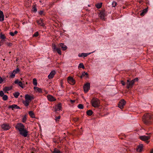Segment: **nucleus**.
I'll use <instances>...</instances> for the list:
<instances>
[{"mask_svg": "<svg viewBox=\"0 0 153 153\" xmlns=\"http://www.w3.org/2000/svg\"><path fill=\"white\" fill-rule=\"evenodd\" d=\"M16 129L19 132V134L22 135L25 137L28 134V131L25 129V126L21 123H18L15 126Z\"/></svg>", "mask_w": 153, "mask_h": 153, "instance_id": "f257e3e1", "label": "nucleus"}, {"mask_svg": "<svg viewBox=\"0 0 153 153\" xmlns=\"http://www.w3.org/2000/svg\"><path fill=\"white\" fill-rule=\"evenodd\" d=\"M25 101L23 103L26 106H28L31 100L34 99V97L33 95L26 94L25 96Z\"/></svg>", "mask_w": 153, "mask_h": 153, "instance_id": "f03ea898", "label": "nucleus"}, {"mask_svg": "<svg viewBox=\"0 0 153 153\" xmlns=\"http://www.w3.org/2000/svg\"><path fill=\"white\" fill-rule=\"evenodd\" d=\"M151 118V115L150 114H146L144 115L143 118V121L145 124L148 125L151 122L150 120Z\"/></svg>", "mask_w": 153, "mask_h": 153, "instance_id": "7ed1b4c3", "label": "nucleus"}, {"mask_svg": "<svg viewBox=\"0 0 153 153\" xmlns=\"http://www.w3.org/2000/svg\"><path fill=\"white\" fill-rule=\"evenodd\" d=\"M100 100L97 98H93L91 100V104L92 106L95 107H98L100 106Z\"/></svg>", "mask_w": 153, "mask_h": 153, "instance_id": "20e7f679", "label": "nucleus"}, {"mask_svg": "<svg viewBox=\"0 0 153 153\" xmlns=\"http://www.w3.org/2000/svg\"><path fill=\"white\" fill-rule=\"evenodd\" d=\"M126 103V101L123 99L121 100L118 104V107L121 109L123 108L124 106Z\"/></svg>", "mask_w": 153, "mask_h": 153, "instance_id": "39448f33", "label": "nucleus"}, {"mask_svg": "<svg viewBox=\"0 0 153 153\" xmlns=\"http://www.w3.org/2000/svg\"><path fill=\"white\" fill-rule=\"evenodd\" d=\"M83 89L85 92H87L90 88V83L87 82L83 86Z\"/></svg>", "mask_w": 153, "mask_h": 153, "instance_id": "423d86ee", "label": "nucleus"}, {"mask_svg": "<svg viewBox=\"0 0 153 153\" xmlns=\"http://www.w3.org/2000/svg\"><path fill=\"white\" fill-rule=\"evenodd\" d=\"M68 81L70 84L72 85H74L75 82V81L73 78L70 76L68 77Z\"/></svg>", "mask_w": 153, "mask_h": 153, "instance_id": "0eeeda50", "label": "nucleus"}, {"mask_svg": "<svg viewBox=\"0 0 153 153\" xmlns=\"http://www.w3.org/2000/svg\"><path fill=\"white\" fill-rule=\"evenodd\" d=\"M2 128L4 130H9L10 128V127L9 125L7 124H4L1 125Z\"/></svg>", "mask_w": 153, "mask_h": 153, "instance_id": "6e6552de", "label": "nucleus"}, {"mask_svg": "<svg viewBox=\"0 0 153 153\" xmlns=\"http://www.w3.org/2000/svg\"><path fill=\"white\" fill-rule=\"evenodd\" d=\"M140 138L143 141H146L150 139V136H140Z\"/></svg>", "mask_w": 153, "mask_h": 153, "instance_id": "1a4fd4ad", "label": "nucleus"}, {"mask_svg": "<svg viewBox=\"0 0 153 153\" xmlns=\"http://www.w3.org/2000/svg\"><path fill=\"white\" fill-rule=\"evenodd\" d=\"M62 108V104L61 103H59L57 105H56L54 107V111H56L61 110Z\"/></svg>", "mask_w": 153, "mask_h": 153, "instance_id": "9d476101", "label": "nucleus"}, {"mask_svg": "<svg viewBox=\"0 0 153 153\" xmlns=\"http://www.w3.org/2000/svg\"><path fill=\"white\" fill-rule=\"evenodd\" d=\"M134 80H131L129 82H127V86L126 87L128 89H129L130 88H132L133 85L134 84Z\"/></svg>", "mask_w": 153, "mask_h": 153, "instance_id": "9b49d317", "label": "nucleus"}, {"mask_svg": "<svg viewBox=\"0 0 153 153\" xmlns=\"http://www.w3.org/2000/svg\"><path fill=\"white\" fill-rule=\"evenodd\" d=\"M105 14L104 11L101 12L99 14V16L100 18L103 20H105Z\"/></svg>", "mask_w": 153, "mask_h": 153, "instance_id": "f8f14e48", "label": "nucleus"}, {"mask_svg": "<svg viewBox=\"0 0 153 153\" xmlns=\"http://www.w3.org/2000/svg\"><path fill=\"white\" fill-rule=\"evenodd\" d=\"M56 74V72L55 71H52L50 73V74L48 76V78L49 79H52Z\"/></svg>", "mask_w": 153, "mask_h": 153, "instance_id": "ddd939ff", "label": "nucleus"}, {"mask_svg": "<svg viewBox=\"0 0 153 153\" xmlns=\"http://www.w3.org/2000/svg\"><path fill=\"white\" fill-rule=\"evenodd\" d=\"M47 98L48 100L50 101H54L56 100V99L55 98L51 95H48Z\"/></svg>", "mask_w": 153, "mask_h": 153, "instance_id": "4468645a", "label": "nucleus"}, {"mask_svg": "<svg viewBox=\"0 0 153 153\" xmlns=\"http://www.w3.org/2000/svg\"><path fill=\"white\" fill-rule=\"evenodd\" d=\"M59 46L63 50H65L67 48V47L64 45L63 43H61L59 44Z\"/></svg>", "mask_w": 153, "mask_h": 153, "instance_id": "2eb2a0df", "label": "nucleus"}, {"mask_svg": "<svg viewBox=\"0 0 153 153\" xmlns=\"http://www.w3.org/2000/svg\"><path fill=\"white\" fill-rule=\"evenodd\" d=\"M143 147V146L142 144L139 145L137 149V151L138 152H141L142 150Z\"/></svg>", "mask_w": 153, "mask_h": 153, "instance_id": "dca6fc26", "label": "nucleus"}, {"mask_svg": "<svg viewBox=\"0 0 153 153\" xmlns=\"http://www.w3.org/2000/svg\"><path fill=\"white\" fill-rule=\"evenodd\" d=\"M33 88L36 92L42 93V89L37 87L35 86Z\"/></svg>", "mask_w": 153, "mask_h": 153, "instance_id": "f3484780", "label": "nucleus"}, {"mask_svg": "<svg viewBox=\"0 0 153 153\" xmlns=\"http://www.w3.org/2000/svg\"><path fill=\"white\" fill-rule=\"evenodd\" d=\"M8 108H12L13 110L14 108L20 109V108L19 106L15 104L9 106Z\"/></svg>", "mask_w": 153, "mask_h": 153, "instance_id": "a211bd4d", "label": "nucleus"}, {"mask_svg": "<svg viewBox=\"0 0 153 153\" xmlns=\"http://www.w3.org/2000/svg\"><path fill=\"white\" fill-rule=\"evenodd\" d=\"M90 54V53H82L81 54H79L78 55V56L80 57H81L83 56L84 57H86L88 55Z\"/></svg>", "mask_w": 153, "mask_h": 153, "instance_id": "6ab92c4d", "label": "nucleus"}, {"mask_svg": "<svg viewBox=\"0 0 153 153\" xmlns=\"http://www.w3.org/2000/svg\"><path fill=\"white\" fill-rule=\"evenodd\" d=\"M4 20V15L2 11L0 10V21Z\"/></svg>", "mask_w": 153, "mask_h": 153, "instance_id": "aec40b11", "label": "nucleus"}, {"mask_svg": "<svg viewBox=\"0 0 153 153\" xmlns=\"http://www.w3.org/2000/svg\"><path fill=\"white\" fill-rule=\"evenodd\" d=\"M147 11L148 7H147V8L143 10L142 12L140 14V15L142 16H143L147 12Z\"/></svg>", "mask_w": 153, "mask_h": 153, "instance_id": "412c9836", "label": "nucleus"}, {"mask_svg": "<svg viewBox=\"0 0 153 153\" xmlns=\"http://www.w3.org/2000/svg\"><path fill=\"white\" fill-rule=\"evenodd\" d=\"M12 88L11 87H6L3 89V91L4 92H6L7 91L11 89Z\"/></svg>", "mask_w": 153, "mask_h": 153, "instance_id": "4be33fe9", "label": "nucleus"}, {"mask_svg": "<svg viewBox=\"0 0 153 153\" xmlns=\"http://www.w3.org/2000/svg\"><path fill=\"white\" fill-rule=\"evenodd\" d=\"M29 114L30 116L32 118H35V115L34 113L32 111H30L29 112Z\"/></svg>", "mask_w": 153, "mask_h": 153, "instance_id": "5701e85b", "label": "nucleus"}, {"mask_svg": "<svg viewBox=\"0 0 153 153\" xmlns=\"http://www.w3.org/2000/svg\"><path fill=\"white\" fill-rule=\"evenodd\" d=\"M102 3L97 4L95 5L96 7L98 9L100 8L102 6Z\"/></svg>", "mask_w": 153, "mask_h": 153, "instance_id": "b1692460", "label": "nucleus"}, {"mask_svg": "<svg viewBox=\"0 0 153 153\" xmlns=\"http://www.w3.org/2000/svg\"><path fill=\"white\" fill-rule=\"evenodd\" d=\"M92 113L93 111L91 110H89L87 111V114L88 116H91Z\"/></svg>", "mask_w": 153, "mask_h": 153, "instance_id": "393cba45", "label": "nucleus"}, {"mask_svg": "<svg viewBox=\"0 0 153 153\" xmlns=\"http://www.w3.org/2000/svg\"><path fill=\"white\" fill-rule=\"evenodd\" d=\"M33 84L35 86L37 85V80L36 78H34L33 79Z\"/></svg>", "mask_w": 153, "mask_h": 153, "instance_id": "a878e982", "label": "nucleus"}, {"mask_svg": "<svg viewBox=\"0 0 153 153\" xmlns=\"http://www.w3.org/2000/svg\"><path fill=\"white\" fill-rule=\"evenodd\" d=\"M32 7V11L34 12H36L37 11V10L36 8V6L35 5L33 6Z\"/></svg>", "mask_w": 153, "mask_h": 153, "instance_id": "bb28decb", "label": "nucleus"}, {"mask_svg": "<svg viewBox=\"0 0 153 153\" xmlns=\"http://www.w3.org/2000/svg\"><path fill=\"white\" fill-rule=\"evenodd\" d=\"M52 49H53V51H56V45L54 44H53L52 45Z\"/></svg>", "mask_w": 153, "mask_h": 153, "instance_id": "cd10ccee", "label": "nucleus"}, {"mask_svg": "<svg viewBox=\"0 0 153 153\" xmlns=\"http://www.w3.org/2000/svg\"><path fill=\"white\" fill-rule=\"evenodd\" d=\"M18 33V32L17 31H15L14 33L12 32H10L9 33L12 36H14L15 34H16Z\"/></svg>", "mask_w": 153, "mask_h": 153, "instance_id": "c85d7f7f", "label": "nucleus"}, {"mask_svg": "<svg viewBox=\"0 0 153 153\" xmlns=\"http://www.w3.org/2000/svg\"><path fill=\"white\" fill-rule=\"evenodd\" d=\"M19 93L18 92H15L13 94L14 96L16 98H17L18 97V96L19 95Z\"/></svg>", "mask_w": 153, "mask_h": 153, "instance_id": "c756f323", "label": "nucleus"}, {"mask_svg": "<svg viewBox=\"0 0 153 153\" xmlns=\"http://www.w3.org/2000/svg\"><path fill=\"white\" fill-rule=\"evenodd\" d=\"M0 38L2 39H4L6 38V37L4 34H2V33L0 35Z\"/></svg>", "mask_w": 153, "mask_h": 153, "instance_id": "7c9ffc66", "label": "nucleus"}, {"mask_svg": "<svg viewBox=\"0 0 153 153\" xmlns=\"http://www.w3.org/2000/svg\"><path fill=\"white\" fill-rule=\"evenodd\" d=\"M53 153H61V152L58 149H55L53 151Z\"/></svg>", "mask_w": 153, "mask_h": 153, "instance_id": "2f4dec72", "label": "nucleus"}, {"mask_svg": "<svg viewBox=\"0 0 153 153\" xmlns=\"http://www.w3.org/2000/svg\"><path fill=\"white\" fill-rule=\"evenodd\" d=\"M56 51L59 54H61V52L60 48H57L56 50Z\"/></svg>", "mask_w": 153, "mask_h": 153, "instance_id": "473e14b6", "label": "nucleus"}, {"mask_svg": "<svg viewBox=\"0 0 153 153\" xmlns=\"http://www.w3.org/2000/svg\"><path fill=\"white\" fill-rule=\"evenodd\" d=\"M16 73H15V70H14L10 76L12 78H13L15 76V74Z\"/></svg>", "mask_w": 153, "mask_h": 153, "instance_id": "72a5a7b5", "label": "nucleus"}, {"mask_svg": "<svg viewBox=\"0 0 153 153\" xmlns=\"http://www.w3.org/2000/svg\"><path fill=\"white\" fill-rule=\"evenodd\" d=\"M2 99L4 100H6L8 99V97L6 95H4L2 97Z\"/></svg>", "mask_w": 153, "mask_h": 153, "instance_id": "f704fd0d", "label": "nucleus"}, {"mask_svg": "<svg viewBox=\"0 0 153 153\" xmlns=\"http://www.w3.org/2000/svg\"><path fill=\"white\" fill-rule=\"evenodd\" d=\"M26 119H27L26 116V115H25L24 116V117L22 119V122L23 123H25L26 121Z\"/></svg>", "mask_w": 153, "mask_h": 153, "instance_id": "c9c22d12", "label": "nucleus"}, {"mask_svg": "<svg viewBox=\"0 0 153 153\" xmlns=\"http://www.w3.org/2000/svg\"><path fill=\"white\" fill-rule=\"evenodd\" d=\"M18 85L22 88H24L23 86V84L21 81H19L18 83Z\"/></svg>", "mask_w": 153, "mask_h": 153, "instance_id": "e433bc0d", "label": "nucleus"}, {"mask_svg": "<svg viewBox=\"0 0 153 153\" xmlns=\"http://www.w3.org/2000/svg\"><path fill=\"white\" fill-rule=\"evenodd\" d=\"M78 107L80 109H83V105L81 104H79L78 106Z\"/></svg>", "mask_w": 153, "mask_h": 153, "instance_id": "4c0bfd02", "label": "nucleus"}, {"mask_svg": "<svg viewBox=\"0 0 153 153\" xmlns=\"http://www.w3.org/2000/svg\"><path fill=\"white\" fill-rule=\"evenodd\" d=\"M40 22H41L42 24V25H41V26L42 27H44L45 26V24L43 23V19H40V20H39Z\"/></svg>", "mask_w": 153, "mask_h": 153, "instance_id": "58836bf2", "label": "nucleus"}, {"mask_svg": "<svg viewBox=\"0 0 153 153\" xmlns=\"http://www.w3.org/2000/svg\"><path fill=\"white\" fill-rule=\"evenodd\" d=\"M79 67L80 68H82L83 69L85 68V67L82 63H80L79 65Z\"/></svg>", "mask_w": 153, "mask_h": 153, "instance_id": "ea45409f", "label": "nucleus"}, {"mask_svg": "<svg viewBox=\"0 0 153 153\" xmlns=\"http://www.w3.org/2000/svg\"><path fill=\"white\" fill-rule=\"evenodd\" d=\"M117 4V3L115 1H114L112 3V5L113 7H115Z\"/></svg>", "mask_w": 153, "mask_h": 153, "instance_id": "a19ab883", "label": "nucleus"}, {"mask_svg": "<svg viewBox=\"0 0 153 153\" xmlns=\"http://www.w3.org/2000/svg\"><path fill=\"white\" fill-rule=\"evenodd\" d=\"M39 35V33L38 32H36L33 35V37H37Z\"/></svg>", "mask_w": 153, "mask_h": 153, "instance_id": "79ce46f5", "label": "nucleus"}, {"mask_svg": "<svg viewBox=\"0 0 153 153\" xmlns=\"http://www.w3.org/2000/svg\"><path fill=\"white\" fill-rule=\"evenodd\" d=\"M55 120L57 122L59 121V119L60 118V116H58V117H55Z\"/></svg>", "mask_w": 153, "mask_h": 153, "instance_id": "37998d69", "label": "nucleus"}, {"mask_svg": "<svg viewBox=\"0 0 153 153\" xmlns=\"http://www.w3.org/2000/svg\"><path fill=\"white\" fill-rule=\"evenodd\" d=\"M4 92L3 91H0V96L1 97H2L3 96H4Z\"/></svg>", "mask_w": 153, "mask_h": 153, "instance_id": "c03bdc74", "label": "nucleus"}, {"mask_svg": "<svg viewBox=\"0 0 153 153\" xmlns=\"http://www.w3.org/2000/svg\"><path fill=\"white\" fill-rule=\"evenodd\" d=\"M88 75V74L87 73H85L84 72H83L82 73V76H85V75Z\"/></svg>", "mask_w": 153, "mask_h": 153, "instance_id": "a18cd8bd", "label": "nucleus"}, {"mask_svg": "<svg viewBox=\"0 0 153 153\" xmlns=\"http://www.w3.org/2000/svg\"><path fill=\"white\" fill-rule=\"evenodd\" d=\"M78 118H74L73 119V120L75 122L77 121L78 120Z\"/></svg>", "mask_w": 153, "mask_h": 153, "instance_id": "49530a36", "label": "nucleus"}, {"mask_svg": "<svg viewBox=\"0 0 153 153\" xmlns=\"http://www.w3.org/2000/svg\"><path fill=\"white\" fill-rule=\"evenodd\" d=\"M19 71V68H17L16 70H15V73H17Z\"/></svg>", "mask_w": 153, "mask_h": 153, "instance_id": "de8ad7c7", "label": "nucleus"}, {"mask_svg": "<svg viewBox=\"0 0 153 153\" xmlns=\"http://www.w3.org/2000/svg\"><path fill=\"white\" fill-rule=\"evenodd\" d=\"M4 80L1 76H0V83H1Z\"/></svg>", "mask_w": 153, "mask_h": 153, "instance_id": "09e8293b", "label": "nucleus"}, {"mask_svg": "<svg viewBox=\"0 0 153 153\" xmlns=\"http://www.w3.org/2000/svg\"><path fill=\"white\" fill-rule=\"evenodd\" d=\"M19 80L18 79H17L15 81V83L16 84L19 83Z\"/></svg>", "mask_w": 153, "mask_h": 153, "instance_id": "8fccbe9b", "label": "nucleus"}, {"mask_svg": "<svg viewBox=\"0 0 153 153\" xmlns=\"http://www.w3.org/2000/svg\"><path fill=\"white\" fill-rule=\"evenodd\" d=\"M121 84L123 85H125V83L122 80L121 81Z\"/></svg>", "mask_w": 153, "mask_h": 153, "instance_id": "3c124183", "label": "nucleus"}, {"mask_svg": "<svg viewBox=\"0 0 153 153\" xmlns=\"http://www.w3.org/2000/svg\"><path fill=\"white\" fill-rule=\"evenodd\" d=\"M37 22L38 24L40 25H42V23L40 22L39 20H37Z\"/></svg>", "mask_w": 153, "mask_h": 153, "instance_id": "603ef678", "label": "nucleus"}, {"mask_svg": "<svg viewBox=\"0 0 153 153\" xmlns=\"http://www.w3.org/2000/svg\"><path fill=\"white\" fill-rule=\"evenodd\" d=\"M7 45L9 46H10L12 45V43H7Z\"/></svg>", "mask_w": 153, "mask_h": 153, "instance_id": "864d4df0", "label": "nucleus"}, {"mask_svg": "<svg viewBox=\"0 0 153 153\" xmlns=\"http://www.w3.org/2000/svg\"><path fill=\"white\" fill-rule=\"evenodd\" d=\"M43 13V11H40L39 12V14H40V15H42Z\"/></svg>", "mask_w": 153, "mask_h": 153, "instance_id": "5fc2aeb1", "label": "nucleus"}, {"mask_svg": "<svg viewBox=\"0 0 153 153\" xmlns=\"http://www.w3.org/2000/svg\"><path fill=\"white\" fill-rule=\"evenodd\" d=\"M138 80V78H136L135 79H133L132 80H134V83L135 81H137Z\"/></svg>", "mask_w": 153, "mask_h": 153, "instance_id": "6e6d98bb", "label": "nucleus"}, {"mask_svg": "<svg viewBox=\"0 0 153 153\" xmlns=\"http://www.w3.org/2000/svg\"><path fill=\"white\" fill-rule=\"evenodd\" d=\"M71 103H74V102H75V100H71Z\"/></svg>", "mask_w": 153, "mask_h": 153, "instance_id": "4d7b16f0", "label": "nucleus"}, {"mask_svg": "<svg viewBox=\"0 0 153 153\" xmlns=\"http://www.w3.org/2000/svg\"><path fill=\"white\" fill-rule=\"evenodd\" d=\"M150 153H153V149L151 150Z\"/></svg>", "mask_w": 153, "mask_h": 153, "instance_id": "13d9d810", "label": "nucleus"}, {"mask_svg": "<svg viewBox=\"0 0 153 153\" xmlns=\"http://www.w3.org/2000/svg\"><path fill=\"white\" fill-rule=\"evenodd\" d=\"M3 44V43L1 42H0V46H1Z\"/></svg>", "mask_w": 153, "mask_h": 153, "instance_id": "bf43d9fd", "label": "nucleus"}, {"mask_svg": "<svg viewBox=\"0 0 153 153\" xmlns=\"http://www.w3.org/2000/svg\"><path fill=\"white\" fill-rule=\"evenodd\" d=\"M130 82V81L129 80H127V82Z\"/></svg>", "mask_w": 153, "mask_h": 153, "instance_id": "052dcab7", "label": "nucleus"}, {"mask_svg": "<svg viewBox=\"0 0 153 153\" xmlns=\"http://www.w3.org/2000/svg\"><path fill=\"white\" fill-rule=\"evenodd\" d=\"M61 86L62 87V82H61Z\"/></svg>", "mask_w": 153, "mask_h": 153, "instance_id": "680f3d73", "label": "nucleus"}, {"mask_svg": "<svg viewBox=\"0 0 153 153\" xmlns=\"http://www.w3.org/2000/svg\"><path fill=\"white\" fill-rule=\"evenodd\" d=\"M53 142L55 143L57 142V141L56 140H54Z\"/></svg>", "mask_w": 153, "mask_h": 153, "instance_id": "e2e57ef3", "label": "nucleus"}, {"mask_svg": "<svg viewBox=\"0 0 153 153\" xmlns=\"http://www.w3.org/2000/svg\"><path fill=\"white\" fill-rule=\"evenodd\" d=\"M82 76V75H81V76H80V78H82V76Z\"/></svg>", "mask_w": 153, "mask_h": 153, "instance_id": "0e129e2a", "label": "nucleus"}, {"mask_svg": "<svg viewBox=\"0 0 153 153\" xmlns=\"http://www.w3.org/2000/svg\"><path fill=\"white\" fill-rule=\"evenodd\" d=\"M18 58H17V59H16V61H18Z\"/></svg>", "mask_w": 153, "mask_h": 153, "instance_id": "69168bd1", "label": "nucleus"}, {"mask_svg": "<svg viewBox=\"0 0 153 153\" xmlns=\"http://www.w3.org/2000/svg\"><path fill=\"white\" fill-rule=\"evenodd\" d=\"M21 80H22V78H21Z\"/></svg>", "mask_w": 153, "mask_h": 153, "instance_id": "338daca9", "label": "nucleus"}, {"mask_svg": "<svg viewBox=\"0 0 153 153\" xmlns=\"http://www.w3.org/2000/svg\"><path fill=\"white\" fill-rule=\"evenodd\" d=\"M31 153H34V152H32Z\"/></svg>", "mask_w": 153, "mask_h": 153, "instance_id": "774afa93", "label": "nucleus"}]
</instances>
